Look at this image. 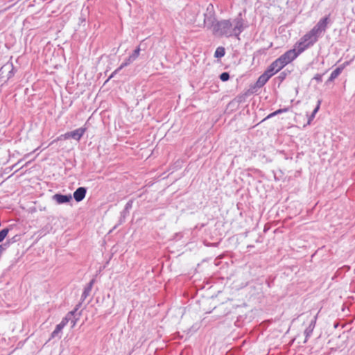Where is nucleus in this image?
<instances>
[{"label":"nucleus","instance_id":"15","mask_svg":"<svg viewBox=\"0 0 355 355\" xmlns=\"http://www.w3.org/2000/svg\"><path fill=\"white\" fill-rule=\"evenodd\" d=\"M139 52H140V49L137 48L134 51V53H132V55L129 57L128 60L130 61V60H135L139 56Z\"/></svg>","mask_w":355,"mask_h":355},{"label":"nucleus","instance_id":"13","mask_svg":"<svg viewBox=\"0 0 355 355\" xmlns=\"http://www.w3.org/2000/svg\"><path fill=\"white\" fill-rule=\"evenodd\" d=\"M225 55V49L223 47H218L215 51L216 58H221Z\"/></svg>","mask_w":355,"mask_h":355},{"label":"nucleus","instance_id":"6","mask_svg":"<svg viewBox=\"0 0 355 355\" xmlns=\"http://www.w3.org/2000/svg\"><path fill=\"white\" fill-rule=\"evenodd\" d=\"M284 67V66L283 65L280 60L277 58L269 65L266 70L270 73H271L272 76H274Z\"/></svg>","mask_w":355,"mask_h":355},{"label":"nucleus","instance_id":"11","mask_svg":"<svg viewBox=\"0 0 355 355\" xmlns=\"http://www.w3.org/2000/svg\"><path fill=\"white\" fill-rule=\"evenodd\" d=\"M343 70V68L338 67L334 71H333L330 75V77L329 78V81L334 80L335 78H336L341 73Z\"/></svg>","mask_w":355,"mask_h":355},{"label":"nucleus","instance_id":"3","mask_svg":"<svg viewBox=\"0 0 355 355\" xmlns=\"http://www.w3.org/2000/svg\"><path fill=\"white\" fill-rule=\"evenodd\" d=\"M329 24V17H325L319 20V21L316 24V25L310 31V32L315 35L317 38H318L319 35L324 32Z\"/></svg>","mask_w":355,"mask_h":355},{"label":"nucleus","instance_id":"7","mask_svg":"<svg viewBox=\"0 0 355 355\" xmlns=\"http://www.w3.org/2000/svg\"><path fill=\"white\" fill-rule=\"evenodd\" d=\"M272 76L271 73L266 70L265 72L259 77L256 83V86L258 87H263Z\"/></svg>","mask_w":355,"mask_h":355},{"label":"nucleus","instance_id":"2","mask_svg":"<svg viewBox=\"0 0 355 355\" xmlns=\"http://www.w3.org/2000/svg\"><path fill=\"white\" fill-rule=\"evenodd\" d=\"M318 41V38L310 31L304 35L294 45V49L299 54L313 46Z\"/></svg>","mask_w":355,"mask_h":355},{"label":"nucleus","instance_id":"4","mask_svg":"<svg viewBox=\"0 0 355 355\" xmlns=\"http://www.w3.org/2000/svg\"><path fill=\"white\" fill-rule=\"evenodd\" d=\"M298 56L299 54L296 52V51L294 49H293L286 51L278 58L280 60L283 65L285 67L286 65L292 62Z\"/></svg>","mask_w":355,"mask_h":355},{"label":"nucleus","instance_id":"20","mask_svg":"<svg viewBox=\"0 0 355 355\" xmlns=\"http://www.w3.org/2000/svg\"><path fill=\"white\" fill-rule=\"evenodd\" d=\"M315 79H316L318 82L321 81L322 78L320 76L318 75L315 77Z\"/></svg>","mask_w":355,"mask_h":355},{"label":"nucleus","instance_id":"12","mask_svg":"<svg viewBox=\"0 0 355 355\" xmlns=\"http://www.w3.org/2000/svg\"><path fill=\"white\" fill-rule=\"evenodd\" d=\"M288 111V108H284V109H279L277 110H276L275 112L270 114L269 115H268L264 120L267 119H269V118H271L278 114H280V113H283V112H286Z\"/></svg>","mask_w":355,"mask_h":355},{"label":"nucleus","instance_id":"19","mask_svg":"<svg viewBox=\"0 0 355 355\" xmlns=\"http://www.w3.org/2000/svg\"><path fill=\"white\" fill-rule=\"evenodd\" d=\"M285 76H286V73H282L280 74V76H279V78H280L282 80H283V79H284Z\"/></svg>","mask_w":355,"mask_h":355},{"label":"nucleus","instance_id":"9","mask_svg":"<svg viewBox=\"0 0 355 355\" xmlns=\"http://www.w3.org/2000/svg\"><path fill=\"white\" fill-rule=\"evenodd\" d=\"M54 198L57 201L58 203L62 204V203L69 202L71 199V195L67 196V195H62V194H55L54 196Z\"/></svg>","mask_w":355,"mask_h":355},{"label":"nucleus","instance_id":"14","mask_svg":"<svg viewBox=\"0 0 355 355\" xmlns=\"http://www.w3.org/2000/svg\"><path fill=\"white\" fill-rule=\"evenodd\" d=\"M320 103H321V101H319L318 102V105L316 106V107L314 109L311 116H310V118L309 119V121H308V124H310L311 120L314 118L315 116V114L318 112V111L320 109Z\"/></svg>","mask_w":355,"mask_h":355},{"label":"nucleus","instance_id":"1","mask_svg":"<svg viewBox=\"0 0 355 355\" xmlns=\"http://www.w3.org/2000/svg\"><path fill=\"white\" fill-rule=\"evenodd\" d=\"M242 29V23L240 21H235L232 24L230 20L218 21L213 26V31L215 34L223 36L230 37L232 35L239 36Z\"/></svg>","mask_w":355,"mask_h":355},{"label":"nucleus","instance_id":"5","mask_svg":"<svg viewBox=\"0 0 355 355\" xmlns=\"http://www.w3.org/2000/svg\"><path fill=\"white\" fill-rule=\"evenodd\" d=\"M86 131V128H80L73 131L69 132L64 135H61L56 140L60 139V137H63L64 139L73 138L77 141H79Z\"/></svg>","mask_w":355,"mask_h":355},{"label":"nucleus","instance_id":"17","mask_svg":"<svg viewBox=\"0 0 355 355\" xmlns=\"http://www.w3.org/2000/svg\"><path fill=\"white\" fill-rule=\"evenodd\" d=\"M220 78L222 81H227L230 78V75L227 72H223L220 74Z\"/></svg>","mask_w":355,"mask_h":355},{"label":"nucleus","instance_id":"18","mask_svg":"<svg viewBox=\"0 0 355 355\" xmlns=\"http://www.w3.org/2000/svg\"><path fill=\"white\" fill-rule=\"evenodd\" d=\"M126 65H127V63H123V64H122L119 67V68L117 70H116V71H114V73H116L117 71H119V70L121 69L123 67H125V66H126Z\"/></svg>","mask_w":355,"mask_h":355},{"label":"nucleus","instance_id":"8","mask_svg":"<svg viewBox=\"0 0 355 355\" xmlns=\"http://www.w3.org/2000/svg\"><path fill=\"white\" fill-rule=\"evenodd\" d=\"M86 189L84 187L78 188L73 193V198L77 202H80L85 197Z\"/></svg>","mask_w":355,"mask_h":355},{"label":"nucleus","instance_id":"10","mask_svg":"<svg viewBox=\"0 0 355 355\" xmlns=\"http://www.w3.org/2000/svg\"><path fill=\"white\" fill-rule=\"evenodd\" d=\"M68 318H64L62 319L61 322L58 324L56 327L53 332L52 333V336H55V335L58 334L62 329L67 325L68 323Z\"/></svg>","mask_w":355,"mask_h":355},{"label":"nucleus","instance_id":"16","mask_svg":"<svg viewBox=\"0 0 355 355\" xmlns=\"http://www.w3.org/2000/svg\"><path fill=\"white\" fill-rule=\"evenodd\" d=\"M8 229H3L0 231V242H1L8 235Z\"/></svg>","mask_w":355,"mask_h":355}]
</instances>
